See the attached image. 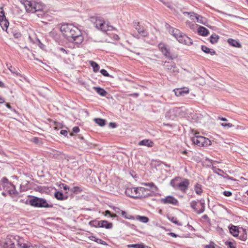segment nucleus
<instances>
[{"label": "nucleus", "instance_id": "49", "mask_svg": "<svg viewBox=\"0 0 248 248\" xmlns=\"http://www.w3.org/2000/svg\"><path fill=\"white\" fill-rule=\"evenodd\" d=\"M59 186L61 188H63L65 190H70V187L69 186H68L66 185L63 184V183H61L59 185Z\"/></svg>", "mask_w": 248, "mask_h": 248}, {"label": "nucleus", "instance_id": "47", "mask_svg": "<svg viewBox=\"0 0 248 248\" xmlns=\"http://www.w3.org/2000/svg\"><path fill=\"white\" fill-rule=\"evenodd\" d=\"M128 248H144L143 245L141 244H132L128 245Z\"/></svg>", "mask_w": 248, "mask_h": 248}, {"label": "nucleus", "instance_id": "34", "mask_svg": "<svg viewBox=\"0 0 248 248\" xmlns=\"http://www.w3.org/2000/svg\"><path fill=\"white\" fill-rule=\"evenodd\" d=\"M180 178L179 177L175 178V179H173L171 180L170 182V185L171 186H172L175 189H178V181L179 180Z\"/></svg>", "mask_w": 248, "mask_h": 248}, {"label": "nucleus", "instance_id": "33", "mask_svg": "<svg viewBox=\"0 0 248 248\" xmlns=\"http://www.w3.org/2000/svg\"><path fill=\"white\" fill-rule=\"evenodd\" d=\"M34 6V13L37 11H41L43 10V5L35 1Z\"/></svg>", "mask_w": 248, "mask_h": 248}, {"label": "nucleus", "instance_id": "20", "mask_svg": "<svg viewBox=\"0 0 248 248\" xmlns=\"http://www.w3.org/2000/svg\"><path fill=\"white\" fill-rule=\"evenodd\" d=\"M15 241L17 242L18 246L21 248H28L30 247L27 244L24 243V239L19 236H15Z\"/></svg>", "mask_w": 248, "mask_h": 248}, {"label": "nucleus", "instance_id": "21", "mask_svg": "<svg viewBox=\"0 0 248 248\" xmlns=\"http://www.w3.org/2000/svg\"><path fill=\"white\" fill-rule=\"evenodd\" d=\"M180 108H174L170 109L168 112H167V115H168L170 114V118L171 119H174L176 116L177 114L179 113Z\"/></svg>", "mask_w": 248, "mask_h": 248}, {"label": "nucleus", "instance_id": "50", "mask_svg": "<svg viewBox=\"0 0 248 248\" xmlns=\"http://www.w3.org/2000/svg\"><path fill=\"white\" fill-rule=\"evenodd\" d=\"M100 73L105 77H112L108 73V72L105 69H101L100 70Z\"/></svg>", "mask_w": 248, "mask_h": 248}, {"label": "nucleus", "instance_id": "62", "mask_svg": "<svg viewBox=\"0 0 248 248\" xmlns=\"http://www.w3.org/2000/svg\"><path fill=\"white\" fill-rule=\"evenodd\" d=\"M202 218L207 220L208 222L210 221V219L207 215H204L203 216H202Z\"/></svg>", "mask_w": 248, "mask_h": 248}, {"label": "nucleus", "instance_id": "40", "mask_svg": "<svg viewBox=\"0 0 248 248\" xmlns=\"http://www.w3.org/2000/svg\"><path fill=\"white\" fill-rule=\"evenodd\" d=\"M136 219L143 223H147L149 221V218L147 217L144 216H140L138 215L136 216Z\"/></svg>", "mask_w": 248, "mask_h": 248}, {"label": "nucleus", "instance_id": "13", "mask_svg": "<svg viewBox=\"0 0 248 248\" xmlns=\"http://www.w3.org/2000/svg\"><path fill=\"white\" fill-rule=\"evenodd\" d=\"M134 27L135 29L138 31V33L142 36L146 37L148 36V32L145 30L143 27L141 26L140 25L139 22H134Z\"/></svg>", "mask_w": 248, "mask_h": 248}, {"label": "nucleus", "instance_id": "37", "mask_svg": "<svg viewBox=\"0 0 248 248\" xmlns=\"http://www.w3.org/2000/svg\"><path fill=\"white\" fill-rule=\"evenodd\" d=\"M168 218L169 220L173 222V223L178 225L181 226L182 225V223L178 221L177 218L172 216H168Z\"/></svg>", "mask_w": 248, "mask_h": 248}, {"label": "nucleus", "instance_id": "16", "mask_svg": "<svg viewBox=\"0 0 248 248\" xmlns=\"http://www.w3.org/2000/svg\"><path fill=\"white\" fill-rule=\"evenodd\" d=\"M138 187H128L125 189V193L130 197L137 199Z\"/></svg>", "mask_w": 248, "mask_h": 248}, {"label": "nucleus", "instance_id": "64", "mask_svg": "<svg viewBox=\"0 0 248 248\" xmlns=\"http://www.w3.org/2000/svg\"><path fill=\"white\" fill-rule=\"evenodd\" d=\"M59 49H60V51H61L63 53H64L65 54L67 53V52L66 51V50L64 48H63V47H60L59 48Z\"/></svg>", "mask_w": 248, "mask_h": 248}, {"label": "nucleus", "instance_id": "31", "mask_svg": "<svg viewBox=\"0 0 248 248\" xmlns=\"http://www.w3.org/2000/svg\"><path fill=\"white\" fill-rule=\"evenodd\" d=\"M219 39V35L216 34V33H213L210 37L209 41L212 44H216Z\"/></svg>", "mask_w": 248, "mask_h": 248}, {"label": "nucleus", "instance_id": "44", "mask_svg": "<svg viewBox=\"0 0 248 248\" xmlns=\"http://www.w3.org/2000/svg\"><path fill=\"white\" fill-rule=\"evenodd\" d=\"M183 14L187 15L188 16H189L190 17L192 20H194L195 18L196 19V17L198 16L197 14H196L194 12H183Z\"/></svg>", "mask_w": 248, "mask_h": 248}, {"label": "nucleus", "instance_id": "58", "mask_svg": "<svg viewBox=\"0 0 248 248\" xmlns=\"http://www.w3.org/2000/svg\"><path fill=\"white\" fill-rule=\"evenodd\" d=\"M72 131L74 133H77L79 132V128L78 126H75L73 128Z\"/></svg>", "mask_w": 248, "mask_h": 248}, {"label": "nucleus", "instance_id": "5", "mask_svg": "<svg viewBox=\"0 0 248 248\" xmlns=\"http://www.w3.org/2000/svg\"><path fill=\"white\" fill-rule=\"evenodd\" d=\"M29 203L33 207L39 208H51L53 204H49L46 202V200L43 198L37 197H32L29 201Z\"/></svg>", "mask_w": 248, "mask_h": 248}, {"label": "nucleus", "instance_id": "30", "mask_svg": "<svg viewBox=\"0 0 248 248\" xmlns=\"http://www.w3.org/2000/svg\"><path fill=\"white\" fill-rule=\"evenodd\" d=\"M228 42L232 46H235V47H238V48L241 47V45L237 40H234L233 39H229L228 40Z\"/></svg>", "mask_w": 248, "mask_h": 248}, {"label": "nucleus", "instance_id": "27", "mask_svg": "<svg viewBox=\"0 0 248 248\" xmlns=\"http://www.w3.org/2000/svg\"><path fill=\"white\" fill-rule=\"evenodd\" d=\"M230 233L234 237L238 236L239 233V231L237 226L232 225L229 227Z\"/></svg>", "mask_w": 248, "mask_h": 248}, {"label": "nucleus", "instance_id": "53", "mask_svg": "<svg viewBox=\"0 0 248 248\" xmlns=\"http://www.w3.org/2000/svg\"><path fill=\"white\" fill-rule=\"evenodd\" d=\"M243 231L245 232V233L243 235H241L239 236V239L242 240H246L247 238V234L246 232V230H243Z\"/></svg>", "mask_w": 248, "mask_h": 248}, {"label": "nucleus", "instance_id": "35", "mask_svg": "<svg viewBox=\"0 0 248 248\" xmlns=\"http://www.w3.org/2000/svg\"><path fill=\"white\" fill-rule=\"evenodd\" d=\"M195 191L198 195H201L202 193V186L200 184H196L194 187Z\"/></svg>", "mask_w": 248, "mask_h": 248}, {"label": "nucleus", "instance_id": "17", "mask_svg": "<svg viewBox=\"0 0 248 248\" xmlns=\"http://www.w3.org/2000/svg\"><path fill=\"white\" fill-rule=\"evenodd\" d=\"M173 91L176 96H184L185 94L188 93H189V89L188 88L184 87L174 89Z\"/></svg>", "mask_w": 248, "mask_h": 248}, {"label": "nucleus", "instance_id": "56", "mask_svg": "<svg viewBox=\"0 0 248 248\" xmlns=\"http://www.w3.org/2000/svg\"><path fill=\"white\" fill-rule=\"evenodd\" d=\"M221 125L223 127H232L233 126V125L231 123H222Z\"/></svg>", "mask_w": 248, "mask_h": 248}, {"label": "nucleus", "instance_id": "42", "mask_svg": "<svg viewBox=\"0 0 248 248\" xmlns=\"http://www.w3.org/2000/svg\"><path fill=\"white\" fill-rule=\"evenodd\" d=\"M212 170L214 173L217 174L218 175L222 176V173H224L223 170L214 166L212 167Z\"/></svg>", "mask_w": 248, "mask_h": 248}, {"label": "nucleus", "instance_id": "38", "mask_svg": "<svg viewBox=\"0 0 248 248\" xmlns=\"http://www.w3.org/2000/svg\"><path fill=\"white\" fill-rule=\"evenodd\" d=\"M95 122L101 126H103L106 124V120L101 118H95L94 119Z\"/></svg>", "mask_w": 248, "mask_h": 248}, {"label": "nucleus", "instance_id": "32", "mask_svg": "<svg viewBox=\"0 0 248 248\" xmlns=\"http://www.w3.org/2000/svg\"><path fill=\"white\" fill-rule=\"evenodd\" d=\"M93 89L99 95L102 96H105L107 94V92L102 88L94 87Z\"/></svg>", "mask_w": 248, "mask_h": 248}, {"label": "nucleus", "instance_id": "22", "mask_svg": "<svg viewBox=\"0 0 248 248\" xmlns=\"http://www.w3.org/2000/svg\"><path fill=\"white\" fill-rule=\"evenodd\" d=\"M2 186L5 191L8 192L10 194H12L11 191L15 189V186L11 182L5 183L2 185Z\"/></svg>", "mask_w": 248, "mask_h": 248}, {"label": "nucleus", "instance_id": "28", "mask_svg": "<svg viewBox=\"0 0 248 248\" xmlns=\"http://www.w3.org/2000/svg\"><path fill=\"white\" fill-rule=\"evenodd\" d=\"M201 49L204 52L207 54H210L211 55L216 54V51L214 50L210 49L205 46H202Z\"/></svg>", "mask_w": 248, "mask_h": 248}, {"label": "nucleus", "instance_id": "14", "mask_svg": "<svg viewBox=\"0 0 248 248\" xmlns=\"http://www.w3.org/2000/svg\"><path fill=\"white\" fill-rule=\"evenodd\" d=\"M189 181L187 179H184L182 181L179 182L178 189L183 192H186L189 185Z\"/></svg>", "mask_w": 248, "mask_h": 248}, {"label": "nucleus", "instance_id": "3", "mask_svg": "<svg viewBox=\"0 0 248 248\" xmlns=\"http://www.w3.org/2000/svg\"><path fill=\"white\" fill-rule=\"evenodd\" d=\"M90 20L94 24L95 27L103 31L106 32L107 31H111L115 30V28L105 22L97 16H92L90 17Z\"/></svg>", "mask_w": 248, "mask_h": 248}, {"label": "nucleus", "instance_id": "46", "mask_svg": "<svg viewBox=\"0 0 248 248\" xmlns=\"http://www.w3.org/2000/svg\"><path fill=\"white\" fill-rule=\"evenodd\" d=\"M142 185H144V186H150L151 187H154V190L155 191H157V190H158L157 187L153 182L150 183H144L142 184Z\"/></svg>", "mask_w": 248, "mask_h": 248}, {"label": "nucleus", "instance_id": "39", "mask_svg": "<svg viewBox=\"0 0 248 248\" xmlns=\"http://www.w3.org/2000/svg\"><path fill=\"white\" fill-rule=\"evenodd\" d=\"M90 63L92 67L93 68V70L94 72H97L98 71L99 66L96 62L91 61H90Z\"/></svg>", "mask_w": 248, "mask_h": 248}, {"label": "nucleus", "instance_id": "51", "mask_svg": "<svg viewBox=\"0 0 248 248\" xmlns=\"http://www.w3.org/2000/svg\"><path fill=\"white\" fill-rule=\"evenodd\" d=\"M225 245L227 246L228 248H235L232 242L230 241H227L225 243Z\"/></svg>", "mask_w": 248, "mask_h": 248}, {"label": "nucleus", "instance_id": "24", "mask_svg": "<svg viewBox=\"0 0 248 248\" xmlns=\"http://www.w3.org/2000/svg\"><path fill=\"white\" fill-rule=\"evenodd\" d=\"M9 23L8 20L5 18V19H0V25L1 26L3 30L5 31L8 33L9 32L7 31L8 27L9 26Z\"/></svg>", "mask_w": 248, "mask_h": 248}, {"label": "nucleus", "instance_id": "48", "mask_svg": "<svg viewBox=\"0 0 248 248\" xmlns=\"http://www.w3.org/2000/svg\"><path fill=\"white\" fill-rule=\"evenodd\" d=\"M6 16H5V13L3 10V7H0V19H5Z\"/></svg>", "mask_w": 248, "mask_h": 248}, {"label": "nucleus", "instance_id": "29", "mask_svg": "<svg viewBox=\"0 0 248 248\" xmlns=\"http://www.w3.org/2000/svg\"><path fill=\"white\" fill-rule=\"evenodd\" d=\"M196 19L197 22L204 25L205 26H207V24L208 23V21L207 19L205 18L202 17V16L198 15L196 17Z\"/></svg>", "mask_w": 248, "mask_h": 248}, {"label": "nucleus", "instance_id": "26", "mask_svg": "<svg viewBox=\"0 0 248 248\" xmlns=\"http://www.w3.org/2000/svg\"><path fill=\"white\" fill-rule=\"evenodd\" d=\"M198 33L200 35L206 36L208 35L209 31L205 27L200 26L198 29Z\"/></svg>", "mask_w": 248, "mask_h": 248}, {"label": "nucleus", "instance_id": "19", "mask_svg": "<svg viewBox=\"0 0 248 248\" xmlns=\"http://www.w3.org/2000/svg\"><path fill=\"white\" fill-rule=\"evenodd\" d=\"M35 1H30L29 0H26L24 2V6L26 8V10L27 12L34 13V6Z\"/></svg>", "mask_w": 248, "mask_h": 248}, {"label": "nucleus", "instance_id": "54", "mask_svg": "<svg viewBox=\"0 0 248 248\" xmlns=\"http://www.w3.org/2000/svg\"><path fill=\"white\" fill-rule=\"evenodd\" d=\"M13 35L15 38H19L21 36V34L18 31L12 32Z\"/></svg>", "mask_w": 248, "mask_h": 248}, {"label": "nucleus", "instance_id": "6", "mask_svg": "<svg viewBox=\"0 0 248 248\" xmlns=\"http://www.w3.org/2000/svg\"><path fill=\"white\" fill-rule=\"evenodd\" d=\"M194 136L191 138L193 143L199 146H205L209 144V140L203 136H199V133H195Z\"/></svg>", "mask_w": 248, "mask_h": 248}, {"label": "nucleus", "instance_id": "23", "mask_svg": "<svg viewBox=\"0 0 248 248\" xmlns=\"http://www.w3.org/2000/svg\"><path fill=\"white\" fill-rule=\"evenodd\" d=\"M153 142L149 139H145L140 141L138 145L140 146H145L148 147H152L153 146Z\"/></svg>", "mask_w": 248, "mask_h": 248}, {"label": "nucleus", "instance_id": "12", "mask_svg": "<svg viewBox=\"0 0 248 248\" xmlns=\"http://www.w3.org/2000/svg\"><path fill=\"white\" fill-rule=\"evenodd\" d=\"M15 236L8 235L4 243L3 247L5 248H15Z\"/></svg>", "mask_w": 248, "mask_h": 248}, {"label": "nucleus", "instance_id": "41", "mask_svg": "<svg viewBox=\"0 0 248 248\" xmlns=\"http://www.w3.org/2000/svg\"><path fill=\"white\" fill-rule=\"evenodd\" d=\"M70 191L74 194H78L80 193L82 189L79 186H74L70 189Z\"/></svg>", "mask_w": 248, "mask_h": 248}, {"label": "nucleus", "instance_id": "15", "mask_svg": "<svg viewBox=\"0 0 248 248\" xmlns=\"http://www.w3.org/2000/svg\"><path fill=\"white\" fill-rule=\"evenodd\" d=\"M94 227L105 228L107 229H111L113 227L112 223H109L106 220H101L98 221L97 224H93Z\"/></svg>", "mask_w": 248, "mask_h": 248}, {"label": "nucleus", "instance_id": "36", "mask_svg": "<svg viewBox=\"0 0 248 248\" xmlns=\"http://www.w3.org/2000/svg\"><path fill=\"white\" fill-rule=\"evenodd\" d=\"M91 238V240L96 242V243H97L98 244H100L105 245V246L108 245V244L107 243V242L104 241H103L102 239L97 238L95 236H92Z\"/></svg>", "mask_w": 248, "mask_h": 248}, {"label": "nucleus", "instance_id": "55", "mask_svg": "<svg viewBox=\"0 0 248 248\" xmlns=\"http://www.w3.org/2000/svg\"><path fill=\"white\" fill-rule=\"evenodd\" d=\"M9 182H10V181L8 180V179L6 177H4L1 179L0 183H1V185H3L5 184V183H7Z\"/></svg>", "mask_w": 248, "mask_h": 248}, {"label": "nucleus", "instance_id": "45", "mask_svg": "<svg viewBox=\"0 0 248 248\" xmlns=\"http://www.w3.org/2000/svg\"><path fill=\"white\" fill-rule=\"evenodd\" d=\"M121 212L122 216L126 219H134L135 218L134 217L131 215H127L126 212L124 211L121 210Z\"/></svg>", "mask_w": 248, "mask_h": 248}, {"label": "nucleus", "instance_id": "7", "mask_svg": "<svg viewBox=\"0 0 248 248\" xmlns=\"http://www.w3.org/2000/svg\"><path fill=\"white\" fill-rule=\"evenodd\" d=\"M159 50L162 52L164 56L168 58L170 60H172L176 57L173 56L171 53L170 49L167 47V45L164 43H159L158 45Z\"/></svg>", "mask_w": 248, "mask_h": 248}, {"label": "nucleus", "instance_id": "59", "mask_svg": "<svg viewBox=\"0 0 248 248\" xmlns=\"http://www.w3.org/2000/svg\"><path fill=\"white\" fill-rule=\"evenodd\" d=\"M186 24L191 29H192L193 28V27L194 26V24L193 23H192V22L189 21H187L186 22Z\"/></svg>", "mask_w": 248, "mask_h": 248}, {"label": "nucleus", "instance_id": "10", "mask_svg": "<svg viewBox=\"0 0 248 248\" xmlns=\"http://www.w3.org/2000/svg\"><path fill=\"white\" fill-rule=\"evenodd\" d=\"M160 202L163 204H170L173 205H177L178 204V200L171 196H168L165 198L161 199Z\"/></svg>", "mask_w": 248, "mask_h": 248}, {"label": "nucleus", "instance_id": "18", "mask_svg": "<svg viewBox=\"0 0 248 248\" xmlns=\"http://www.w3.org/2000/svg\"><path fill=\"white\" fill-rule=\"evenodd\" d=\"M73 37V38H71L70 40H69L70 41L73 42L78 45L81 44L83 42V37L81 35V32L80 31L79 34H76Z\"/></svg>", "mask_w": 248, "mask_h": 248}, {"label": "nucleus", "instance_id": "25", "mask_svg": "<svg viewBox=\"0 0 248 248\" xmlns=\"http://www.w3.org/2000/svg\"><path fill=\"white\" fill-rule=\"evenodd\" d=\"M54 197L56 199L58 200L63 201L68 199V196L66 195H64L61 191H56L54 193Z\"/></svg>", "mask_w": 248, "mask_h": 248}, {"label": "nucleus", "instance_id": "43", "mask_svg": "<svg viewBox=\"0 0 248 248\" xmlns=\"http://www.w3.org/2000/svg\"><path fill=\"white\" fill-rule=\"evenodd\" d=\"M8 69L13 74H15L17 76H20V74L17 72V71L16 70V69L12 67V65L10 64H6Z\"/></svg>", "mask_w": 248, "mask_h": 248}, {"label": "nucleus", "instance_id": "2", "mask_svg": "<svg viewBox=\"0 0 248 248\" xmlns=\"http://www.w3.org/2000/svg\"><path fill=\"white\" fill-rule=\"evenodd\" d=\"M169 32L181 44L187 46L193 44L192 39L177 29L171 28L170 29Z\"/></svg>", "mask_w": 248, "mask_h": 248}, {"label": "nucleus", "instance_id": "61", "mask_svg": "<svg viewBox=\"0 0 248 248\" xmlns=\"http://www.w3.org/2000/svg\"><path fill=\"white\" fill-rule=\"evenodd\" d=\"M60 133L62 134V135H63L65 136H66L67 135V130H62L60 132Z\"/></svg>", "mask_w": 248, "mask_h": 248}, {"label": "nucleus", "instance_id": "63", "mask_svg": "<svg viewBox=\"0 0 248 248\" xmlns=\"http://www.w3.org/2000/svg\"><path fill=\"white\" fill-rule=\"evenodd\" d=\"M109 125L110 126H111L112 128H115L117 126L116 124L114 123H109Z\"/></svg>", "mask_w": 248, "mask_h": 248}, {"label": "nucleus", "instance_id": "8", "mask_svg": "<svg viewBox=\"0 0 248 248\" xmlns=\"http://www.w3.org/2000/svg\"><path fill=\"white\" fill-rule=\"evenodd\" d=\"M137 199L146 198L152 196L149 189L142 187H138Z\"/></svg>", "mask_w": 248, "mask_h": 248}, {"label": "nucleus", "instance_id": "1", "mask_svg": "<svg viewBox=\"0 0 248 248\" xmlns=\"http://www.w3.org/2000/svg\"><path fill=\"white\" fill-rule=\"evenodd\" d=\"M60 30L63 35L69 41L76 34L80 33V30L76 26L71 24H63L62 25Z\"/></svg>", "mask_w": 248, "mask_h": 248}, {"label": "nucleus", "instance_id": "9", "mask_svg": "<svg viewBox=\"0 0 248 248\" xmlns=\"http://www.w3.org/2000/svg\"><path fill=\"white\" fill-rule=\"evenodd\" d=\"M190 206L198 214L203 212L205 209V203L203 202L202 201L200 202L199 205L196 201H192L190 203Z\"/></svg>", "mask_w": 248, "mask_h": 248}, {"label": "nucleus", "instance_id": "4", "mask_svg": "<svg viewBox=\"0 0 248 248\" xmlns=\"http://www.w3.org/2000/svg\"><path fill=\"white\" fill-rule=\"evenodd\" d=\"M90 20L94 24L95 27L103 31L106 32L107 31H111L115 30V28L105 22L97 16H92L90 17Z\"/></svg>", "mask_w": 248, "mask_h": 248}, {"label": "nucleus", "instance_id": "11", "mask_svg": "<svg viewBox=\"0 0 248 248\" xmlns=\"http://www.w3.org/2000/svg\"><path fill=\"white\" fill-rule=\"evenodd\" d=\"M165 68L170 73L176 74L179 72V69L174 62H165Z\"/></svg>", "mask_w": 248, "mask_h": 248}, {"label": "nucleus", "instance_id": "52", "mask_svg": "<svg viewBox=\"0 0 248 248\" xmlns=\"http://www.w3.org/2000/svg\"><path fill=\"white\" fill-rule=\"evenodd\" d=\"M216 244L212 241L210 242V244L204 246V248H215Z\"/></svg>", "mask_w": 248, "mask_h": 248}, {"label": "nucleus", "instance_id": "57", "mask_svg": "<svg viewBox=\"0 0 248 248\" xmlns=\"http://www.w3.org/2000/svg\"><path fill=\"white\" fill-rule=\"evenodd\" d=\"M223 194L226 197H229L232 195V193L229 191H225L223 192Z\"/></svg>", "mask_w": 248, "mask_h": 248}, {"label": "nucleus", "instance_id": "60", "mask_svg": "<svg viewBox=\"0 0 248 248\" xmlns=\"http://www.w3.org/2000/svg\"><path fill=\"white\" fill-rule=\"evenodd\" d=\"M169 235L171 236V237H179V235L175 234V233H173V232H169L168 233Z\"/></svg>", "mask_w": 248, "mask_h": 248}]
</instances>
